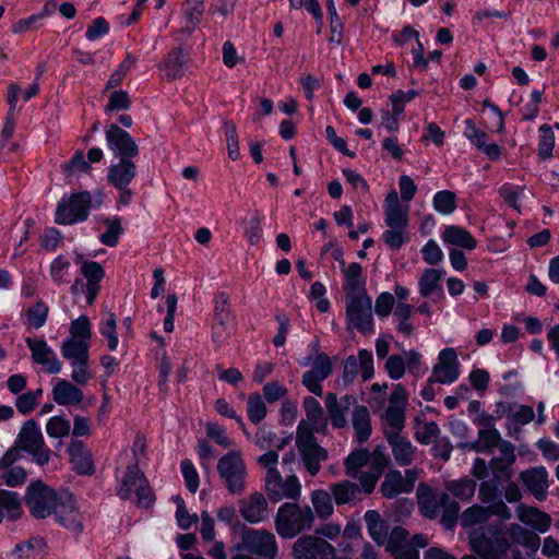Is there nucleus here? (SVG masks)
<instances>
[{
    "instance_id": "obj_64",
    "label": "nucleus",
    "mask_w": 559,
    "mask_h": 559,
    "mask_svg": "<svg viewBox=\"0 0 559 559\" xmlns=\"http://www.w3.org/2000/svg\"><path fill=\"white\" fill-rule=\"evenodd\" d=\"M385 369L392 379H401L405 373V359L400 355L389 356L385 362Z\"/></svg>"
},
{
    "instance_id": "obj_63",
    "label": "nucleus",
    "mask_w": 559,
    "mask_h": 559,
    "mask_svg": "<svg viewBox=\"0 0 559 559\" xmlns=\"http://www.w3.org/2000/svg\"><path fill=\"white\" fill-rule=\"evenodd\" d=\"M359 373L358 360L355 356L347 357L343 362L342 381L345 386L352 384Z\"/></svg>"
},
{
    "instance_id": "obj_10",
    "label": "nucleus",
    "mask_w": 559,
    "mask_h": 559,
    "mask_svg": "<svg viewBox=\"0 0 559 559\" xmlns=\"http://www.w3.org/2000/svg\"><path fill=\"white\" fill-rule=\"evenodd\" d=\"M241 547L263 559H275L278 552L275 535L264 528H246L241 534Z\"/></svg>"
},
{
    "instance_id": "obj_7",
    "label": "nucleus",
    "mask_w": 559,
    "mask_h": 559,
    "mask_svg": "<svg viewBox=\"0 0 559 559\" xmlns=\"http://www.w3.org/2000/svg\"><path fill=\"white\" fill-rule=\"evenodd\" d=\"M61 354L71 361L73 368L72 380L84 385L92 378L88 371V344L83 340L69 338L61 345Z\"/></svg>"
},
{
    "instance_id": "obj_11",
    "label": "nucleus",
    "mask_w": 559,
    "mask_h": 559,
    "mask_svg": "<svg viewBox=\"0 0 559 559\" xmlns=\"http://www.w3.org/2000/svg\"><path fill=\"white\" fill-rule=\"evenodd\" d=\"M264 490L272 502H280L283 499L298 501L301 496V485L296 475L283 478L280 472L264 478Z\"/></svg>"
},
{
    "instance_id": "obj_26",
    "label": "nucleus",
    "mask_w": 559,
    "mask_h": 559,
    "mask_svg": "<svg viewBox=\"0 0 559 559\" xmlns=\"http://www.w3.org/2000/svg\"><path fill=\"white\" fill-rule=\"evenodd\" d=\"M516 518L524 525L539 533H546L552 523V519L548 513L536 507H528L523 503L516 507Z\"/></svg>"
},
{
    "instance_id": "obj_20",
    "label": "nucleus",
    "mask_w": 559,
    "mask_h": 559,
    "mask_svg": "<svg viewBox=\"0 0 559 559\" xmlns=\"http://www.w3.org/2000/svg\"><path fill=\"white\" fill-rule=\"evenodd\" d=\"M499 456L489 461V467L496 479L510 480L513 476V464L515 463V447L508 440H503L498 447Z\"/></svg>"
},
{
    "instance_id": "obj_39",
    "label": "nucleus",
    "mask_w": 559,
    "mask_h": 559,
    "mask_svg": "<svg viewBox=\"0 0 559 559\" xmlns=\"http://www.w3.org/2000/svg\"><path fill=\"white\" fill-rule=\"evenodd\" d=\"M306 416L309 421L308 427L312 432H319L326 428V419L323 416V409L317 399L307 396L304 400Z\"/></svg>"
},
{
    "instance_id": "obj_61",
    "label": "nucleus",
    "mask_w": 559,
    "mask_h": 559,
    "mask_svg": "<svg viewBox=\"0 0 559 559\" xmlns=\"http://www.w3.org/2000/svg\"><path fill=\"white\" fill-rule=\"evenodd\" d=\"M131 106V99L128 92L119 90L111 93L106 111L128 110Z\"/></svg>"
},
{
    "instance_id": "obj_34",
    "label": "nucleus",
    "mask_w": 559,
    "mask_h": 559,
    "mask_svg": "<svg viewBox=\"0 0 559 559\" xmlns=\"http://www.w3.org/2000/svg\"><path fill=\"white\" fill-rule=\"evenodd\" d=\"M83 392L68 380H60L52 389L53 401L59 405H75L83 401Z\"/></svg>"
},
{
    "instance_id": "obj_21",
    "label": "nucleus",
    "mask_w": 559,
    "mask_h": 559,
    "mask_svg": "<svg viewBox=\"0 0 559 559\" xmlns=\"http://www.w3.org/2000/svg\"><path fill=\"white\" fill-rule=\"evenodd\" d=\"M459 377V361L453 348L442 349L439 354V362L433 367L430 383H452Z\"/></svg>"
},
{
    "instance_id": "obj_53",
    "label": "nucleus",
    "mask_w": 559,
    "mask_h": 559,
    "mask_svg": "<svg viewBox=\"0 0 559 559\" xmlns=\"http://www.w3.org/2000/svg\"><path fill=\"white\" fill-rule=\"evenodd\" d=\"M433 207L442 214H451L456 209V194L450 190L439 191L433 197Z\"/></svg>"
},
{
    "instance_id": "obj_22",
    "label": "nucleus",
    "mask_w": 559,
    "mask_h": 559,
    "mask_svg": "<svg viewBox=\"0 0 559 559\" xmlns=\"http://www.w3.org/2000/svg\"><path fill=\"white\" fill-rule=\"evenodd\" d=\"M469 546L480 559H501L509 543L506 539L493 542L484 533H475L469 536Z\"/></svg>"
},
{
    "instance_id": "obj_46",
    "label": "nucleus",
    "mask_w": 559,
    "mask_h": 559,
    "mask_svg": "<svg viewBox=\"0 0 559 559\" xmlns=\"http://www.w3.org/2000/svg\"><path fill=\"white\" fill-rule=\"evenodd\" d=\"M493 515L488 507L474 504L463 511L461 515V525L464 527L485 523Z\"/></svg>"
},
{
    "instance_id": "obj_38",
    "label": "nucleus",
    "mask_w": 559,
    "mask_h": 559,
    "mask_svg": "<svg viewBox=\"0 0 559 559\" xmlns=\"http://www.w3.org/2000/svg\"><path fill=\"white\" fill-rule=\"evenodd\" d=\"M365 522L371 538L382 546L388 539V525L376 510H369L365 513Z\"/></svg>"
},
{
    "instance_id": "obj_49",
    "label": "nucleus",
    "mask_w": 559,
    "mask_h": 559,
    "mask_svg": "<svg viewBox=\"0 0 559 559\" xmlns=\"http://www.w3.org/2000/svg\"><path fill=\"white\" fill-rule=\"evenodd\" d=\"M48 313V306L43 300L36 301L25 311L28 326L40 329L46 323Z\"/></svg>"
},
{
    "instance_id": "obj_56",
    "label": "nucleus",
    "mask_w": 559,
    "mask_h": 559,
    "mask_svg": "<svg viewBox=\"0 0 559 559\" xmlns=\"http://www.w3.org/2000/svg\"><path fill=\"white\" fill-rule=\"evenodd\" d=\"M70 429V421L61 416L51 417L46 425V431L52 438H64L69 436Z\"/></svg>"
},
{
    "instance_id": "obj_50",
    "label": "nucleus",
    "mask_w": 559,
    "mask_h": 559,
    "mask_svg": "<svg viewBox=\"0 0 559 559\" xmlns=\"http://www.w3.org/2000/svg\"><path fill=\"white\" fill-rule=\"evenodd\" d=\"M440 429L435 421H417L415 438L421 444H430L437 441Z\"/></svg>"
},
{
    "instance_id": "obj_62",
    "label": "nucleus",
    "mask_w": 559,
    "mask_h": 559,
    "mask_svg": "<svg viewBox=\"0 0 559 559\" xmlns=\"http://www.w3.org/2000/svg\"><path fill=\"white\" fill-rule=\"evenodd\" d=\"M312 374L319 379L325 380L332 372V365L329 356L321 353L316 356L312 365V369L309 370Z\"/></svg>"
},
{
    "instance_id": "obj_60",
    "label": "nucleus",
    "mask_w": 559,
    "mask_h": 559,
    "mask_svg": "<svg viewBox=\"0 0 559 559\" xmlns=\"http://www.w3.org/2000/svg\"><path fill=\"white\" fill-rule=\"evenodd\" d=\"M70 338L83 340L86 342L92 335L91 324L86 316H81L71 323L70 326Z\"/></svg>"
},
{
    "instance_id": "obj_42",
    "label": "nucleus",
    "mask_w": 559,
    "mask_h": 559,
    "mask_svg": "<svg viewBox=\"0 0 559 559\" xmlns=\"http://www.w3.org/2000/svg\"><path fill=\"white\" fill-rule=\"evenodd\" d=\"M145 478L136 464H131L127 468V473L121 480V485L117 491V495L121 499H130L132 497L133 487L134 489L141 484V480Z\"/></svg>"
},
{
    "instance_id": "obj_31",
    "label": "nucleus",
    "mask_w": 559,
    "mask_h": 559,
    "mask_svg": "<svg viewBox=\"0 0 559 559\" xmlns=\"http://www.w3.org/2000/svg\"><path fill=\"white\" fill-rule=\"evenodd\" d=\"M418 95L417 91L411 90L408 92H403L402 90L396 91L390 96L392 103V114L389 111L382 112V121L381 126H383L389 132H394L399 130L400 120L399 117L403 112V107L399 103L400 97H405V99H413Z\"/></svg>"
},
{
    "instance_id": "obj_48",
    "label": "nucleus",
    "mask_w": 559,
    "mask_h": 559,
    "mask_svg": "<svg viewBox=\"0 0 559 559\" xmlns=\"http://www.w3.org/2000/svg\"><path fill=\"white\" fill-rule=\"evenodd\" d=\"M445 488L456 498L467 501L476 490V481L469 478L452 480L445 484Z\"/></svg>"
},
{
    "instance_id": "obj_36",
    "label": "nucleus",
    "mask_w": 559,
    "mask_h": 559,
    "mask_svg": "<svg viewBox=\"0 0 559 559\" xmlns=\"http://www.w3.org/2000/svg\"><path fill=\"white\" fill-rule=\"evenodd\" d=\"M330 492L337 506L353 502L361 492L358 484L350 480H342L330 485Z\"/></svg>"
},
{
    "instance_id": "obj_4",
    "label": "nucleus",
    "mask_w": 559,
    "mask_h": 559,
    "mask_svg": "<svg viewBox=\"0 0 559 559\" xmlns=\"http://www.w3.org/2000/svg\"><path fill=\"white\" fill-rule=\"evenodd\" d=\"M217 473L224 486L231 495H241L246 490L247 466L239 450H231L217 462Z\"/></svg>"
},
{
    "instance_id": "obj_27",
    "label": "nucleus",
    "mask_w": 559,
    "mask_h": 559,
    "mask_svg": "<svg viewBox=\"0 0 559 559\" xmlns=\"http://www.w3.org/2000/svg\"><path fill=\"white\" fill-rule=\"evenodd\" d=\"M185 53L181 47L173 48L158 66L160 75L166 81H177L185 75Z\"/></svg>"
},
{
    "instance_id": "obj_35",
    "label": "nucleus",
    "mask_w": 559,
    "mask_h": 559,
    "mask_svg": "<svg viewBox=\"0 0 559 559\" xmlns=\"http://www.w3.org/2000/svg\"><path fill=\"white\" fill-rule=\"evenodd\" d=\"M465 135L491 159H497L500 156V148L497 144H487V134L476 128L472 120L465 121Z\"/></svg>"
},
{
    "instance_id": "obj_16",
    "label": "nucleus",
    "mask_w": 559,
    "mask_h": 559,
    "mask_svg": "<svg viewBox=\"0 0 559 559\" xmlns=\"http://www.w3.org/2000/svg\"><path fill=\"white\" fill-rule=\"evenodd\" d=\"M416 495L421 514L431 520L440 514V509L449 500L448 493L438 491L425 483L418 485Z\"/></svg>"
},
{
    "instance_id": "obj_17",
    "label": "nucleus",
    "mask_w": 559,
    "mask_h": 559,
    "mask_svg": "<svg viewBox=\"0 0 559 559\" xmlns=\"http://www.w3.org/2000/svg\"><path fill=\"white\" fill-rule=\"evenodd\" d=\"M52 513L61 525L70 531L80 533L83 530L81 514L79 513L75 501L71 493L62 492L53 508Z\"/></svg>"
},
{
    "instance_id": "obj_52",
    "label": "nucleus",
    "mask_w": 559,
    "mask_h": 559,
    "mask_svg": "<svg viewBox=\"0 0 559 559\" xmlns=\"http://www.w3.org/2000/svg\"><path fill=\"white\" fill-rule=\"evenodd\" d=\"M103 223L106 225L107 230L100 235L99 241L108 247H115L118 242L119 236L123 233L120 218H105Z\"/></svg>"
},
{
    "instance_id": "obj_19",
    "label": "nucleus",
    "mask_w": 559,
    "mask_h": 559,
    "mask_svg": "<svg viewBox=\"0 0 559 559\" xmlns=\"http://www.w3.org/2000/svg\"><path fill=\"white\" fill-rule=\"evenodd\" d=\"M239 513L251 524L263 522L269 516L267 500L262 492L254 491L247 498L239 500Z\"/></svg>"
},
{
    "instance_id": "obj_37",
    "label": "nucleus",
    "mask_w": 559,
    "mask_h": 559,
    "mask_svg": "<svg viewBox=\"0 0 559 559\" xmlns=\"http://www.w3.org/2000/svg\"><path fill=\"white\" fill-rule=\"evenodd\" d=\"M510 538L513 543L536 552L540 546V537L533 531H530L520 524L512 523L508 528Z\"/></svg>"
},
{
    "instance_id": "obj_59",
    "label": "nucleus",
    "mask_w": 559,
    "mask_h": 559,
    "mask_svg": "<svg viewBox=\"0 0 559 559\" xmlns=\"http://www.w3.org/2000/svg\"><path fill=\"white\" fill-rule=\"evenodd\" d=\"M539 130L543 132V136L539 142L538 156L545 159L551 156L555 139L552 130L548 124H543Z\"/></svg>"
},
{
    "instance_id": "obj_18",
    "label": "nucleus",
    "mask_w": 559,
    "mask_h": 559,
    "mask_svg": "<svg viewBox=\"0 0 559 559\" xmlns=\"http://www.w3.org/2000/svg\"><path fill=\"white\" fill-rule=\"evenodd\" d=\"M478 498L483 503L487 504L493 515L503 521H508L512 518L511 510L504 501L500 499L499 488L495 480H484L480 483Z\"/></svg>"
},
{
    "instance_id": "obj_51",
    "label": "nucleus",
    "mask_w": 559,
    "mask_h": 559,
    "mask_svg": "<svg viewBox=\"0 0 559 559\" xmlns=\"http://www.w3.org/2000/svg\"><path fill=\"white\" fill-rule=\"evenodd\" d=\"M267 413L266 405L260 394H251L247 401V415L249 420L257 425L261 423Z\"/></svg>"
},
{
    "instance_id": "obj_8",
    "label": "nucleus",
    "mask_w": 559,
    "mask_h": 559,
    "mask_svg": "<svg viewBox=\"0 0 559 559\" xmlns=\"http://www.w3.org/2000/svg\"><path fill=\"white\" fill-rule=\"evenodd\" d=\"M16 444L19 449L32 454L36 463L40 466L47 464L50 460V449L45 445L40 428L34 419H29L23 424L17 436Z\"/></svg>"
},
{
    "instance_id": "obj_30",
    "label": "nucleus",
    "mask_w": 559,
    "mask_h": 559,
    "mask_svg": "<svg viewBox=\"0 0 559 559\" xmlns=\"http://www.w3.org/2000/svg\"><path fill=\"white\" fill-rule=\"evenodd\" d=\"M342 273L345 280L343 285L345 297L367 294L366 280L359 263H350L347 267L342 269Z\"/></svg>"
},
{
    "instance_id": "obj_3",
    "label": "nucleus",
    "mask_w": 559,
    "mask_h": 559,
    "mask_svg": "<svg viewBox=\"0 0 559 559\" xmlns=\"http://www.w3.org/2000/svg\"><path fill=\"white\" fill-rule=\"evenodd\" d=\"M295 441L305 468L310 476H316L321 469L322 462L328 460V450L318 443L305 420H301L297 427Z\"/></svg>"
},
{
    "instance_id": "obj_29",
    "label": "nucleus",
    "mask_w": 559,
    "mask_h": 559,
    "mask_svg": "<svg viewBox=\"0 0 559 559\" xmlns=\"http://www.w3.org/2000/svg\"><path fill=\"white\" fill-rule=\"evenodd\" d=\"M81 273L86 278V300L88 305H93L97 294L100 290L99 282L105 276L103 266L95 261H83Z\"/></svg>"
},
{
    "instance_id": "obj_47",
    "label": "nucleus",
    "mask_w": 559,
    "mask_h": 559,
    "mask_svg": "<svg viewBox=\"0 0 559 559\" xmlns=\"http://www.w3.org/2000/svg\"><path fill=\"white\" fill-rule=\"evenodd\" d=\"M233 318L230 298L226 292H221L214 301V319L218 325L225 328Z\"/></svg>"
},
{
    "instance_id": "obj_54",
    "label": "nucleus",
    "mask_w": 559,
    "mask_h": 559,
    "mask_svg": "<svg viewBox=\"0 0 559 559\" xmlns=\"http://www.w3.org/2000/svg\"><path fill=\"white\" fill-rule=\"evenodd\" d=\"M91 166L85 160L83 151H76L73 157L62 165V173L67 178H71L78 173H90Z\"/></svg>"
},
{
    "instance_id": "obj_58",
    "label": "nucleus",
    "mask_w": 559,
    "mask_h": 559,
    "mask_svg": "<svg viewBox=\"0 0 559 559\" xmlns=\"http://www.w3.org/2000/svg\"><path fill=\"white\" fill-rule=\"evenodd\" d=\"M225 129L228 157L231 160H237L240 156L237 128L233 122H225Z\"/></svg>"
},
{
    "instance_id": "obj_23",
    "label": "nucleus",
    "mask_w": 559,
    "mask_h": 559,
    "mask_svg": "<svg viewBox=\"0 0 559 559\" xmlns=\"http://www.w3.org/2000/svg\"><path fill=\"white\" fill-rule=\"evenodd\" d=\"M26 344L31 349L33 361L41 365L48 373H58L61 370V362L45 341L27 337Z\"/></svg>"
},
{
    "instance_id": "obj_24",
    "label": "nucleus",
    "mask_w": 559,
    "mask_h": 559,
    "mask_svg": "<svg viewBox=\"0 0 559 559\" xmlns=\"http://www.w3.org/2000/svg\"><path fill=\"white\" fill-rule=\"evenodd\" d=\"M520 479L526 486L527 490L539 501L547 497L548 473L545 467H532L520 473Z\"/></svg>"
},
{
    "instance_id": "obj_43",
    "label": "nucleus",
    "mask_w": 559,
    "mask_h": 559,
    "mask_svg": "<svg viewBox=\"0 0 559 559\" xmlns=\"http://www.w3.org/2000/svg\"><path fill=\"white\" fill-rule=\"evenodd\" d=\"M325 406L334 428H345L347 425L346 413L348 409L344 408L337 400L335 393H328L325 396Z\"/></svg>"
},
{
    "instance_id": "obj_13",
    "label": "nucleus",
    "mask_w": 559,
    "mask_h": 559,
    "mask_svg": "<svg viewBox=\"0 0 559 559\" xmlns=\"http://www.w3.org/2000/svg\"><path fill=\"white\" fill-rule=\"evenodd\" d=\"M294 559H334L335 548L317 535H304L292 547Z\"/></svg>"
},
{
    "instance_id": "obj_44",
    "label": "nucleus",
    "mask_w": 559,
    "mask_h": 559,
    "mask_svg": "<svg viewBox=\"0 0 559 559\" xmlns=\"http://www.w3.org/2000/svg\"><path fill=\"white\" fill-rule=\"evenodd\" d=\"M444 274L443 270L426 269L419 278V293L423 297H429L437 289H441L440 281Z\"/></svg>"
},
{
    "instance_id": "obj_12",
    "label": "nucleus",
    "mask_w": 559,
    "mask_h": 559,
    "mask_svg": "<svg viewBox=\"0 0 559 559\" xmlns=\"http://www.w3.org/2000/svg\"><path fill=\"white\" fill-rule=\"evenodd\" d=\"M346 316L359 332L371 333L373 330L372 304L368 294L345 297Z\"/></svg>"
},
{
    "instance_id": "obj_28",
    "label": "nucleus",
    "mask_w": 559,
    "mask_h": 559,
    "mask_svg": "<svg viewBox=\"0 0 559 559\" xmlns=\"http://www.w3.org/2000/svg\"><path fill=\"white\" fill-rule=\"evenodd\" d=\"M68 452L73 468L82 475H92L95 472L92 453L82 441L72 440L69 443Z\"/></svg>"
},
{
    "instance_id": "obj_33",
    "label": "nucleus",
    "mask_w": 559,
    "mask_h": 559,
    "mask_svg": "<svg viewBox=\"0 0 559 559\" xmlns=\"http://www.w3.org/2000/svg\"><path fill=\"white\" fill-rule=\"evenodd\" d=\"M352 425L358 443H365L372 432L371 417L364 405H356L352 413Z\"/></svg>"
},
{
    "instance_id": "obj_55",
    "label": "nucleus",
    "mask_w": 559,
    "mask_h": 559,
    "mask_svg": "<svg viewBox=\"0 0 559 559\" xmlns=\"http://www.w3.org/2000/svg\"><path fill=\"white\" fill-rule=\"evenodd\" d=\"M478 437L481 442V452L491 454L495 448H498L503 442L501 435L495 428L480 429Z\"/></svg>"
},
{
    "instance_id": "obj_41",
    "label": "nucleus",
    "mask_w": 559,
    "mask_h": 559,
    "mask_svg": "<svg viewBox=\"0 0 559 559\" xmlns=\"http://www.w3.org/2000/svg\"><path fill=\"white\" fill-rule=\"evenodd\" d=\"M442 237L445 242L467 250H473L477 246L476 239L466 229L457 226H448Z\"/></svg>"
},
{
    "instance_id": "obj_40",
    "label": "nucleus",
    "mask_w": 559,
    "mask_h": 559,
    "mask_svg": "<svg viewBox=\"0 0 559 559\" xmlns=\"http://www.w3.org/2000/svg\"><path fill=\"white\" fill-rule=\"evenodd\" d=\"M313 506L314 516L321 520L329 519L334 513L333 498L330 491L316 489L310 496Z\"/></svg>"
},
{
    "instance_id": "obj_15",
    "label": "nucleus",
    "mask_w": 559,
    "mask_h": 559,
    "mask_svg": "<svg viewBox=\"0 0 559 559\" xmlns=\"http://www.w3.org/2000/svg\"><path fill=\"white\" fill-rule=\"evenodd\" d=\"M108 147L120 158H134L139 155V145L134 139L119 126L111 123L106 129Z\"/></svg>"
},
{
    "instance_id": "obj_9",
    "label": "nucleus",
    "mask_w": 559,
    "mask_h": 559,
    "mask_svg": "<svg viewBox=\"0 0 559 559\" xmlns=\"http://www.w3.org/2000/svg\"><path fill=\"white\" fill-rule=\"evenodd\" d=\"M58 499L59 495L52 488L38 480L28 486L25 504L34 518L45 519L52 514Z\"/></svg>"
},
{
    "instance_id": "obj_2",
    "label": "nucleus",
    "mask_w": 559,
    "mask_h": 559,
    "mask_svg": "<svg viewBox=\"0 0 559 559\" xmlns=\"http://www.w3.org/2000/svg\"><path fill=\"white\" fill-rule=\"evenodd\" d=\"M314 524V512L309 506L297 502L282 504L274 519L276 533L287 539H292L301 532L310 531Z\"/></svg>"
},
{
    "instance_id": "obj_5",
    "label": "nucleus",
    "mask_w": 559,
    "mask_h": 559,
    "mask_svg": "<svg viewBox=\"0 0 559 559\" xmlns=\"http://www.w3.org/2000/svg\"><path fill=\"white\" fill-rule=\"evenodd\" d=\"M408 393L401 384H396L389 397V405L381 414L384 436L401 435L405 426V407Z\"/></svg>"
},
{
    "instance_id": "obj_32",
    "label": "nucleus",
    "mask_w": 559,
    "mask_h": 559,
    "mask_svg": "<svg viewBox=\"0 0 559 559\" xmlns=\"http://www.w3.org/2000/svg\"><path fill=\"white\" fill-rule=\"evenodd\" d=\"M400 466L411 465L414 461L415 448L406 438L401 435H388L385 437Z\"/></svg>"
},
{
    "instance_id": "obj_57",
    "label": "nucleus",
    "mask_w": 559,
    "mask_h": 559,
    "mask_svg": "<svg viewBox=\"0 0 559 559\" xmlns=\"http://www.w3.org/2000/svg\"><path fill=\"white\" fill-rule=\"evenodd\" d=\"M43 395V390L28 391L17 396L15 406L22 414L31 413L37 405L38 399Z\"/></svg>"
},
{
    "instance_id": "obj_45",
    "label": "nucleus",
    "mask_w": 559,
    "mask_h": 559,
    "mask_svg": "<svg viewBox=\"0 0 559 559\" xmlns=\"http://www.w3.org/2000/svg\"><path fill=\"white\" fill-rule=\"evenodd\" d=\"M369 459L370 452L366 449L353 451L344 461L346 476L356 478L360 469L368 464Z\"/></svg>"
},
{
    "instance_id": "obj_14",
    "label": "nucleus",
    "mask_w": 559,
    "mask_h": 559,
    "mask_svg": "<svg viewBox=\"0 0 559 559\" xmlns=\"http://www.w3.org/2000/svg\"><path fill=\"white\" fill-rule=\"evenodd\" d=\"M419 472L416 468H408L404 475L400 471L392 469L384 475L380 486L381 495L386 499H393L402 493H409L415 487Z\"/></svg>"
},
{
    "instance_id": "obj_25",
    "label": "nucleus",
    "mask_w": 559,
    "mask_h": 559,
    "mask_svg": "<svg viewBox=\"0 0 559 559\" xmlns=\"http://www.w3.org/2000/svg\"><path fill=\"white\" fill-rule=\"evenodd\" d=\"M138 166L133 158H120L117 164L109 167L107 180L117 189H124L136 177Z\"/></svg>"
},
{
    "instance_id": "obj_6",
    "label": "nucleus",
    "mask_w": 559,
    "mask_h": 559,
    "mask_svg": "<svg viewBox=\"0 0 559 559\" xmlns=\"http://www.w3.org/2000/svg\"><path fill=\"white\" fill-rule=\"evenodd\" d=\"M91 206L92 195L90 192L73 193L59 202L55 222L59 225H73L83 222L87 218Z\"/></svg>"
},
{
    "instance_id": "obj_1",
    "label": "nucleus",
    "mask_w": 559,
    "mask_h": 559,
    "mask_svg": "<svg viewBox=\"0 0 559 559\" xmlns=\"http://www.w3.org/2000/svg\"><path fill=\"white\" fill-rule=\"evenodd\" d=\"M384 222L388 227L382 240L392 250H399L408 239L409 206L402 204L395 190H391L384 200Z\"/></svg>"
}]
</instances>
